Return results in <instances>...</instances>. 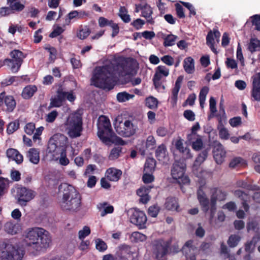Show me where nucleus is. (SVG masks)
I'll list each match as a JSON object with an SVG mask.
<instances>
[{
  "label": "nucleus",
  "mask_w": 260,
  "mask_h": 260,
  "mask_svg": "<svg viewBox=\"0 0 260 260\" xmlns=\"http://www.w3.org/2000/svg\"><path fill=\"white\" fill-rule=\"evenodd\" d=\"M137 65L136 60L132 57H118L110 64L96 67L91 81L96 87L110 90L115 86L113 75H133L137 72Z\"/></svg>",
  "instance_id": "f257e3e1"
},
{
  "label": "nucleus",
  "mask_w": 260,
  "mask_h": 260,
  "mask_svg": "<svg viewBox=\"0 0 260 260\" xmlns=\"http://www.w3.org/2000/svg\"><path fill=\"white\" fill-rule=\"evenodd\" d=\"M24 242L27 250L34 254L44 251L51 243L49 233L43 228L33 227L28 228L25 232Z\"/></svg>",
  "instance_id": "f03ea898"
},
{
  "label": "nucleus",
  "mask_w": 260,
  "mask_h": 260,
  "mask_svg": "<svg viewBox=\"0 0 260 260\" xmlns=\"http://www.w3.org/2000/svg\"><path fill=\"white\" fill-rule=\"evenodd\" d=\"M59 188H63L61 208L63 210L78 211L81 206V196L76 188L68 183L61 184Z\"/></svg>",
  "instance_id": "7ed1b4c3"
},
{
  "label": "nucleus",
  "mask_w": 260,
  "mask_h": 260,
  "mask_svg": "<svg viewBox=\"0 0 260 260\" xmlns=\"http://www.w3.org/2000/svg\"><path fill=\"white\" fill-rule=\"evenodd\" d=\"M98 136L103 143L108 144L115 142L116 144L123 145L125 142L121 138L115 135L109 119L105 116H101L99 119L98 125Z\"/></svg>",
  "instance_id": "20e7f679"
},
{
  "label": "nucleus",
  "mask_w": 260,
  "mask_h": 260,
  "mask_svg": "<svg viewBox=\"0 0 260 260\" xmlns=\"http://www.w3.org/2000/svg\"><path fill=\"white\" fill-rule=\"evenodd\" d=\"M65 126L67 134L70 138L80 137L83 129L82 116L77 114L70 116L65 123Z\"/></svg>",
  "instance_id": "39448f33"
},
{
  "label": "nucleus",
  "mask_w": 260,
  "mask_h": 260,
  "mask_svg": "<svg viewBox=\"0 0 260 260\" xmlns=\"http://www.w3.org/2000/svg\"><path fill=\"white\" fill-rule=\"evenodd\" d=\"M23 251L16 248L10 243L3 242L0 244L1 260H22Z\"/></svg>",
  "instance_id": "423d86ee"
},
{
  "label": "nucleus",
  "mask_w": 260,
  "mask_h": 260,
  "mask_svg": "<svg viewBox=\"0 0 260 260\" xmlns=\"http://www.w3.org/2000/svg\"><path fill=\"white\" fill-rule=\"evenodd\" d=\"M186 165L183 160H176L174 162L171 169L172 178L179 184H189V177L185 175Z\"/></svg>",
  "instance_id": "0eeeda50"
},
{
  "label": "nucleus",
  "mask_w": 260,
  "mask_h": 260,
  "mask_svg": "<svg viewBox=\"0 0 260 260\" xmlns=\"http://www.w3.org/2000/svg\"><path fill=\"white\" fill-rule=\"evenodd\" d=\"M11 59H6L4 62L11 69L12 73H15L18 72L23 62V59L26 57V55L17 49L12 50L10 54Z\"/></svg>",
  "instance_id": "6e6552de"
},
{
  "label": "nucleus",
  "mask_w": 260,
  "mask_h": 260,
  "mask_svg": "<svg viewBox=\"0 0 260 260\" xmlns=\"http://www.w3.org/2000/svg\"><path fill=\"white\" fill-rule=\"evenodd\" d=\"M115 128L116 132L120 136L129 137L136 133L137 126L132 121L125 120L124 122H119L118 125H115Z\"/></svg>",
  "instance_id": "1a4fd4ad"
},
{
  "label": "nucleus",
  "mask_w": 260,
  "mask_h": 260,
  "mask_svg": "<svg viewBox=\"0 0 260 260\" xmlns=\"http://www.w3.org/2000/svg\"><path fill=\"white\" fill-rule=\"evenodd\" d=\"M171 242V239L167 241L159 239L155 241L153 245V253L158 260H163V258L168 252Z\"/></svg>",
  "instance_id": "9d476101"
},
{
  "label": "nucleus",
  "mask_w": 260,
  "mask_h": 260,
  "mask_svg": "<svg viewBox=\"0 0 260 260\" xmlns=\"http://www.w3.org/2000/svg\"><path fill=\"white\" fill-rule=\"evenodd\" d=\"M212 195L210 199V212L214 213L216 210L217 201H222L226 199L227 192L219 187H215L211 190Z\"/></svg>",
  "instance_id": "9b49d317"
},
{
  "label": "nucleus",
  "mask_w": 260,
  "mask_h": 260,
  "mask_svg": "<svg viewBox=\"0 0 260 260\" xmlns=\"http://www.w3.org/2000/svg\"><path fill=\"white\" fill-rule=\"evenodd\" d=\"M169 74V70L165 66H159L155 69V73L153 77L152 81L155 89H158L161 87L164 89L165 86L162 85L161 79L162 76L167 77Z\"/></svg>",
  "instance_id": "f8f14e48"
},
{
  "label": "nucleus",
  "mask_w": 260,
  "mask_h": 260,
  "mask_svg": "<svg viewBox=\"0 0 260 260\" xmlns=\"http://www.w3.org/2000/svg\"><path fill=\"white\" fill-rule=\"evenodd\" d=\"M132 212L130 217L131 222L138 226L139 229H145L147 220L145 213L137 209H134Z\"/></svg>",
  "instance_id": "ddd939ff"
},
{
  "label": "nucleus",
  "mask_w": 260,
  "mask_h": 260,
  "mask_svg": "<svg viewBox=\"0 0 260 260\" xmlns=\"http://www.w3.org/2000/svg\"><path fill=\"white\" fill-rule=\"evenodd\" d=\"M18 202L21 206H25L26 203L34 198L32 191L26 187L17 189Z\"/></svg>",
  "instance_id": "4468645a"
},
{
  "label": "nucleus",
  "mask_w": 260,
  "mask_h": 260,
  "mask_svg": "<svg viewBox=\"0 0 260 260\" xmlns=\"http://www.w3.org/2000/svg\"><path fill=\"white\" fill-rule=\"evenodd\" d=\"M4 104L7 107V112H13L16 106L14 97L12 95H6L5 91L0 93V106H2Z\"/></svg>",
  "instance_id": "2eb2a0df"
},
{
  "label": "nucleus",
  "mask_w": 260,
  "mask_h": 260,
  "mask_svg": "<svg viewBox=\"0 0 260 260\" xmlns=\"http://www.w3.org/2000/svg\"><path fill=\"white\" fill-rule=\"evenodd\" d=\"M134 252L131 250V247L126 245L119 247V250L116 254V260H134Z\"/></svg>",
  "instance_id": "dca6fc26"
},
{
  "label": "nucleus",
  "mask_w": 260,
  "mask_h": 260,
  "mask_svg": "<svg viewBox=\"0 0 260 260\" xmlns=\"http://www.w3.org/2000/svg\"><path fill=\"white\" fill-rule=\"evenodd\" d=\"M213 153L214 160L217 164L220 165L224 161L226 151L221 143H217L215 144Z\"/></svg>",
  "instance_id": "f3484780"
},
{
  "label": "nucleus",
  "mask_w": 260,
  "mask_h": 260,
  "mask_svg": "<svg viewBox=\"0 0 260 260\" xmlns=\"http://www.w3.org/2000/svg\"><path fill=\"white\" fill-rule=\"evenodd\" d=\"M220 37V33L218 29L214 28L213 31L210 30L206 37V44L211 50L216 54L218 52L214 47V38L218 41Z\"/></svg>",
  "instance_id": "a211bd4d"
},
{
  "label": "nucleus",
  "mask_w": 260,
  "mask_h": 260,
  "mask_svg": "<svg viewBox=\"0 0 260 260\" xmlns=\"http://www.w3.org/2000/svg\"><path fill=\"white\" fill-rule=\"evenodd\" d=\"M197 194L202 211L205 213H207L209 209H210V203L208 198L203 189L200 188L198 190Z\"/></svg>",
  "instance_id": "6ab92c4d"
},
{
  "label": "nucleus",
  "mask_w": 260,
  "mask_h": 260,
  "mask_svg": "<svg viewBox=\"0 0 260 260\" xmlns=\"http://www.w3.org/2000/svg\"><path fill=\"white\" fill-rule=\"evenodd\" d=\"M251 96L256 101H260V73L253 78Z\"/></svg>",
  "instance_id": "aec40b11"
},
{
  "label": "nucleus",
  "mask_w": 260,
  "mask_h": 260,
  "mask_svg": "<svg viewBox=\"0 0 260 260\" xmlns=\"http://www.w3.org/2000/svg\"><path fill=\"white\" fill-rule=\"evenodd\" d=\"M234 195L239 198L242 202V207L246 212H247L249 209V206L248 202L250 201V196L240 189H237L234 191Z\"/></svg>",
  "instance_id": "412c9836"
},
{
  "label": "nucleus",
  "mask_w": 260,
  "mask_h": 260,
  "mask_svg": "<svg viewBox=\"0 0 260 260\" xmlns=\"http://www.w3.org/2000/svg\"><path fill=\"white\" fill-rule=\"evenodd\" d=\"M59 152L67 151V138L62 135L54 136L52 138Z\"/></svg>",
  "instance_id": "4be33fe9"
},
{
  "label": "nucleus",
  "mask_w": 260,
  "mask_h": 260,
  "mask_svg": "<svg viewBox=\"0 0 260 260\" xmlns=\"http://www.w3.org/2000/svg\"><path fill=\"white\" fill-rule=\"evenodd\" d=\"M165 208L169 211H180L179 205L177 198L173 197H168L165 203Z\"/></svg>",
  "instance_id": "5701e85b"
},
{
  "label": "nucleus",
  "mask_w": 260,
  "mask_h": 260,
  "mask_svg": "<svg viewBox=\"0 0 260 260\" xmlns=\"http://www.w3.org/2000/svg\"><path fill=\"white\" fill-rule=\"evenodd\" d=\"M141 16L147 19V22L153 24L154 21L152 17L153 13L152 8L147 4L143 5L142 8L141 9Z\"/></svg>",
  "instance_id": "b1692460"
},
{
  "label": "nucleus",
  "mask_w": 260,
  "mask_h": 260,
  "mask_svg": "<svg viewBox=\"0 0 260 260\" xmlns=\"http://www.w3.org/2000/svg\"><path fill=\"white\" fill-rule=\"evenodd\" d=\"M122 171L114 168H110L106 171L107 178L111 181H117L121 178Z\"/></svg>",
  "instance_id": "393cba45"
},
{
  "label": "nucleus",
  "mask_w": 260,
  "mask_h": 260,
  "mask_svg": "<svg viewBox=\"0 0 260 260\" xmlns=\"http://www.w3.org/2000/svg\"><path fill=\"white\" fill-rule=\"evenodd\" d=\"M155 155L159 161H164L167 158V149L164 144H161L157 147L155 152Z\"/></svg>",
  "instance_id": "a878e982"
},
{
  "label": "nucleus",
  "mask_w": 260,
  "mask_h": 260,
  "mask_svg": "<svg viewBox=\"0 0 260 260\" xmlns=\"http://www.w3.org/2000/svg\"><path fill=\"white\" fill-rule=\"evenodd\" d=\"M36 85H29L25 86L21 93L22 97L25 100L30 99L37 91Z\"/></svg>",
  "instance_id": "bb28decb"
},
{
  "label": "nucleus",
  "mask_w": 260,
  "mask_h": 260,
  "mask_svg": "<svg viewBox=\"0 0 260 260\" xmlns=\"http://www.w3.org/2000/svg\"><path fill=\"white\" fill-rule=\"evenodd\" d=\"M4 229L6 232L11 235H15L20 230V226L18 224L11 221L7 222L5 224Z\"/></svg>",
  "instance_id": "cd10ccee"
},
{
  "label": "nucleus",
  "mask_w": 260,
  "mask_h": 260,
  "mask_svg": "<svg viewBox=\"0 0 260 260\" xmlns=\"http://www.w3.org/2000/svg\"><path fill=\"white\" fill-rule=\"evenodd\" d=\"M29 161L34 164H38L40 161V151L38 149L30 148L27 154Z\"/></svg>",
  "instance_id": "c85d7f7f"
},
{
  "label": "nucleus",
  "mask_w": 260,
  "mask_h": 260,
  "mask_svg": "<svg viewBox=\"0 0 260 260\" xmlns=\"http://www.w3.org/2000/svg\"><path fill=\"white\" fill-rule=\"evenodd\" d=\"M183 68L185 71L188 74H192L194 71V62L191 57H188L184 59Z\"/></svg>",
  "instance_id": "c756f323"
},
{
  "label": "nucleus",
  "mask_w": 260,
  "mask_h": 260,
  "mask_svg": "<svg viewBox=\"0 0 260 260\" xmlns=\"http://www.w3.org/2000/svg\"><path fill=\"white\" fill-rule=\"evenodd\" d=\"M208 153L207 150H204L199 154L193 165V171H194L195 169H197L198 167H199L206 160L208 156Z\"/></svg>",
  "instance_id": "7c9ffc66"
},
{
  "label": "nucleus",
  "mask_w": 260,
  "mask_h": 260,
  "mask_svg": "<svg viewBox=\"0 0 260 260\" xmlns=\"http://www.w3.org/2000/svg\"><path fill=\"white\" fill-rule=\"evenodd\" d=\"M156 167V160L152 157H149L146 159L144 167V172L153 173Z\"/></svg>",
  "instance_id": "2f4dec72"
},
{
  "label": "nucleus",
  "mask_w": 260,
  "mask_h": 260,
  "mask_svg": "<svg viewBox=\"0 0 260 260\" xmlns=\"http://www.w3.org/2000/svg\"><path fill=\"white\" fill-rule=\"evenodd\" d=\"M248 49L251 53L260 51V40L256 38H251L248 44Z\"/></svg>",
  "instance_id": "473e14b6"
},
{
  "label": "nucleus",
  "mask_w": 260,
  "mask_h": 260,
  "mask_svg": "<svg viewBox=\"0 0 260 260\" xmlns=\"http://www.w3.org/2000/svg\"><path fill=\"white\" fill-rule=\"evenodd\" d=\"M175 148L180 153H184L186 152L187 156L186 158H189L191 157V155L189 152V150L186 147L183 146V141L181 139L177 140L175 142Z\"/></svg>",
  "instance_id": "72a5a7b5"
},
{
  "label": "nucleus",
  "mask_w": 260,
  "mask_h": 260,
  "mask_svg": "<svg viewBox=\"0 0 260 260\" xmlns=\"http://www.w3.org/2000/svg\"><path fill=\"white\" fill-rule=\"evenodd\" d=\"M118 15L125 23H128L131 21L130 16L128 14L127 10L124 6L120 7Z\"/></svg>",
  "instance_id": "f704fd0d"
},
{
  "label": "nucleus",
  "mask_w": 260,
  "mask_h": 260,
  "mask_svg": "<svg viewBox=\"0 0 260 260\" xmlns=\"http://www.w3.org/2000/svg\"><path fill=\"white\" fill-rule=\"evenodd\" d=\"M131 240L135 243L144 242L147 239V236L139 232H133L131 236Z\"/></svg>",
  "instance_id": "c9c22d12"
},
{
  "label": "nucleus",
  "mask_w": 260,
  "mask_h": 260,
  "mask_svg": "<svg viewBox=\"0 0 260 260\" xmlns=\"http://www.w3.org/2000/svg\"><path fill=\"white\" fill-rule=\"evenodd\" d=\"M147 189L145 187H142L139 188L137 191V194L141 197L140 201L144 203H147L149 200V198L147 194Z\"/></svg>",
  "instance_id": "e433bc0d"
},
{
  "label": "nucleus",
  "mask_w": 260,
  "mask_h": 260,
  "mask_svg": "<svg viewBox=\"0 0 260 260\" xmlns=\"http://www.w3.org/2000/svg\"><path fill=\"white\" fill-rule=\"evenodd\" d=\"M158 101L157 99L153 96H149L145 100V105L151 109H157Z\"/></svg>",
  "instance_id": "4c0bfd02"
},
{
  "label": "nucleus",
  "mask_w": 260,
  "mask_h": 260,
  "mask_svg": "<svg viewBox=\"0 0 260 260\" xmlns=\"http://www.w3.org/2000/svg\"><path fill=\"white\" fill-rule=\"evenodd\" d=\"M122 153V147L120 146L114 147L112 149L108 156L110 160H115L118 158Z\"/></svg>",
  "instance_id": "58836bf2"
},
{
  "label": "nucleus",
  "mask_w": 260,
  "mask_h": 260,
  "mask_svg": "<svg viewBox=\"0 0 260 260\" xmlns=\"http://www.w3.org/2000/svg\"><path fill=\"white\" fill-rule=\"evenodd\" d=\"M241 237L237 235H231L228 240V244L230 247H236L241 240Z\"/></svg>",
  "instance_id": "ea45409f"
},
{
  "label": "nucleus",
  "mask_w": 260,
  "mask_h": 260,
  "mask_svg": "<svg viewBox=\"0 0 260 260\" xmlns=\"http://www.w3.org/2000/svg\"><path fill=\"white\" fill-rule=\"evenodd\" d=\"M134 97V95L129 94L125 91L119 92L117 94V100L119 102H124Z\"/></svg>",
  "instance_id": "a19ab883"
},
{
  "label": "nucleus",
  "mask_w": 260,
  "mask_h": 260,
  "mask_svg": "<svg viewBox=\"0 0 260 260\" xmlns=\"http://www.w3.org/2000/svg\"><path fill=\"white\" fill-rule=\"evenodd\" d=\"M95 248L100 252H104L108 248L107 244L102 239L98 238L95 240Z\"/></svg>",
  "instance_id": "79ce46f5"
},
{
  "label": "nucleus",
  "mask_w": 260,
  "mask_h": 260,
  "mask_svg": "<svg viewBox=\"0 0 260 260\" xmlns=\"http://www.w3.org/2000/svg\"><path fill=\"white\" fill-rule=\"evenodd\" d=\"M244 164V160L243 158L237 157L231 160L229 164V167L231 168H236L242 166Z\"/></svg>",
  "instance_id": "37998d69"
},
{
  "label": "nucleus",
  "mask_w": 260,
  "mask_h": 260,
  "mask_svg": "<svg viewBox=\"0 0 260 260\" xmlns=\"http://www.w3.org/2000/svg\"><path fill=\"white\" fill-rule=\"evenodd\" d=\"M19 121L15 120L8 124L7 127V132L9 135L12 134L19 128Z\"/></svg>",
  "instance_id": "c03bdc74"
},
{
  "label": "nucleus",
  "mask_w": 260,
  "mask_h": 260,
  "mask_svg": "<svg viewBox=\"0 0 260 260\" xmlns=\"http://www.w3.org/2000/svg\"><path fill=\"white\" fill-rule=\"evenodd\" d=\"M45 49L49 52V60L50 62H53L56 58L57 50L49 45L45 47Z\"/></svg>",
  "instance_id": "a18cd8bd"
},
{
  "label": "nucleus",
  "mask_w": 260,
  "mask_h": 260,
  "mask_svg": "<svg viewBox=\"0 0 260 260\" xmlns=\"http://www.w3.org/2000/svg\"><path fill=\"white\" fill-rule=\"evenodd\" d=\"M47 151L49 153H53V155L59 154V151L57 149V147L55 144L52 138L50 139L49 141Z\"/></svg>",
  "instance_id": "49530a36"
},
{
  "label": "nucleus",
  "mask_w": 260,
  "mask_h": 260,
  "mask_svg": "<svg viewBox=\"0 0 260 260\" xmlns=\"http://www.w3.org/2000/svg\"><path fill=\"white\" fill-rule=\"evenodd\" d=\"M156 140L154 137L152 136H149L146 140L145 147L147 150H152L155 147Z\"/></svg>",
  "instance_id": "de8ad7c7"
},
{
  "label": "nucleus",
  "mask_w": 260,
  "mask_h": 260,
  "mask_svg": "<svg viewBox=\"0 0 260 260\" xmlns=\"http://www.w3.org/2000/svg\"><path fill=\"white\" fill-rule=\"evenodd\" d=\"M90 30L87 26L80 29L77 33V37L81 40L86 39L90 34Z\"/></svg>",
  "instance_id": "09e8293b"
},
{
  "label": "nucleus",
  "mask_w": 260,
  "mask_h": 260,
  "mask_svg": "<svg viewBox=\"0 0 260 260\" xmlns=\"http://www.w3.org/2000/svg\"><path fill=\"white\" fill-rule=\"evenodd\" d=\"M177 38L175 35H168L164 39V45L165 47L174 45Z\"/></svg>",
  "instance_id": "8fccbe9b"
},
{
  "label": "nucleus",
  "mask_w": 260,
  "mask_h": 260,
  "mask_svg": "<svg viewBox=\"0 0 260 260\" xmlns=\"http://www.w3.org/2000/svg\"><path fill=\"white\" fill-rule=\"evenodd\" d=\"M252 25L255 26V29L260 31V14H255L250 17Z\"/></svg>",
  "instance_id": "3c124183"
},
{
  "label": "nucleus",
  "mask_w": 260,
  "mask_h": 260,
  "mask_svg": "<svg viewBox=\"0 0 260 260\" xmlns=\"http://www.w3.org/2000/svg\"><path fill=\"white\" fill-rule=\"evenodd\" d=\"M160 210L159 207L157 205H153L149 207L148 210V214L152 217H156Z\"/></svg>",
  "instance_id": "603ef678"
},
{
  "label": "nucleus",
  "mask_w": 260,
  "mask_h": 260,
  "mask_svg": "<svg viewBox=\"0 0 260 260\" xmlns=\"http://www.w3.org/2000/svg\"><path fill=\"white\" fill-rule=\"evenodd\" d=\"M11 11H16L17 12H20L22 11L25 6L23 4L20 3L19 2H16L12 3V4L9 5Z\"/></svg>",
  "instance_id": "864d4df0"
},
{
  "label": "nucleus",
  "mask_w": 260,
  "mask_h": 260,
  "mask_svg": "<svg viewBox=\"0 0 260 260\" xmlns=\"http://www.w3.org/2000/svg\"><path fill=\"white\" fill-rule=\"evenodd\" d=\"M90 229L87 226H84L82 230L78 232L79 238L80 240H83L86 237L88 236L90 234Z\"/></svg>",
  "instance_id": "5fc2aeb1"
},
{
  "label": "nucleus",
  "mask_w": 260,
  "mask_h": 260,
  "mask_svg": "<svg viewBox=\"0 0 260 260\" xmlns=\"http://www.w3.org/2000/svg\"><path fill=\"white\" fill-rule=\"evenodd\" d=\"M58 115V113L56 110H53L47 114L45 118L46 122L52 123L55 121L56 117Z\"/></svg>",
  "instance_id": "6e6d98bb"
},
{
  "label": "nucleus",
  "mask_w": 260,
  "mask_h": 260,
  "mask_svg": "<svg viewBox=\"0 0 260 260\" xmlns=\"http://www.w3.org/2000/svg\"><path fill=\"white\" fill-rule=\"evenodd\" d=\"M8 185V180L0 177V197L5 193V190Z\"/></svg>",
  "instance_id": "4d7b16f0"
},
{
  "label": "nucleus",
  "mask_w": 260,
  "mask_h": 260,
  "mask_svg": "<svg viewBox=\"0 0 260 260\" xmlns=\"http://www.w3.org/2000/svg\"><path fill=\"white\" fill-rule=\"evenodd\" d=\"M176 14L179 18H184L185 17L184 9L179 3L175 4Z\"/></svg>",
  "instance_id": "13d9d810"
},
{
  "label": "nucleus",
  "mask_w": 260,
  "mask_h": 260,
  "mask_svg": "<svg viewBox=\"0 0 260 260\" xmlns=\"http://www.w3.org/2000/svg\"><path fill=\"white\" fill-rule=\"evenodd\" d=\"M152 173H153L144 172L142 180L145 183H149L154 181V177Z\"/></svg>",
  "instance_id": "bf43d9fd"
},
{
  "label": "nucleus",
  "mask_w": 260,
  "mask_h": 260,
  "mask_svg": "<svg viewBox=\"0 0 260 260\" xmlns=\"http://www.w3.org/2000/svg\"><path fill=\"white\" fill-rule=\"evenodd\" d=\"M62 103L56 98L55 96L52 98L50 100V105L48 107L49 109L53 107H60L62 105Z\"/></svg>",
  "instance_id": "052dcab7"
},
{
  "label": "nucleus",
  "mask_w": 260,
  "mask_h": 260,
  "mask_svg": "<svg viewBox=\"0 0 260 260\" xmlns=\"http://www.w3.org/2000/svg\"><path fill=\"white\" fill-rule=\"evenodd\" d=\"M184 117L188 121H192L195 120V114L191 110H186L183 112Z\"/></svg>",
  "instance_id": "680f3d73"
},
{
  "label": "nucleus",
  "mask_w": 260,
  "mask_h": 260,
  "mask_svg": "<svg viewBox=\"0 0 260 260\" xmlns=\"http://www.w3.org/2000/svg\"><path fill=\"white\" fill-rule=\"evenodd\" d=\"M59 154L60 155L59 158V163L62 166H67L69 162V159L67 157L66 151H63L59 152Z\"/></svg>",
  "instance_id": "e2e57ef3"
},
{
  "label": "nucleus",
  "mask_w": 260,
  "mask_h": 260,
  "mask_svg": "<svg viewBox=\"0 0 260 260\" xmlns=\"http://www.w3.org/2000/svg\"><path fill=\"white\" fill-rule=\"evenodd\" d=\"M144 24L145 21L140 18H138L131 23V25L137 30L141 29Z\"/></svg>",
  "instance_id": "0e129e2a"
},
{
  "label": "nucleus",
  "mask_w": 260,
  "mask_h": 260,
  "mask_svg": "<svg viewBox=\"0 0 260 260\" xmlns=\"http://www.w3.org/2000/svg\"><path fill=\"white\" fill-rule=\"evenodd\" d=\"M161 61L168 66H171L174 64V58L170 55H166L161 58Z\"/></svg>",
  "instance_id": "69168bd1"
},
{
  "label": "nucleus",
  "mask_w": 260,
  "mask_h": 260,
  "mask_svg": "<svg viewBox=\"0 0 260 260\" xmlns=\"http://www.w3.org/2000/svg\"><path fill=\"white\" fill-rule=\"evenodd\" d=\"M55 97L63 103L66 99V92L63 91L61 89H58Z\"/></svg>",
  "instance_id": "338daca9"
},
{
  "label": "nucleus",
  "mask_w": 260,
  "mask_h": 260,
  "mask_svg": "<svg viewBox=\"0 0 260 260\" xmlns=\"http://www.w3.org/2000/svg\"><path fill=\"white\" fill-rule=\"evenodd\" d=\"M252 159L254 162L258 164L254 167V169L257 172L260 173V154H253Z\"/></svg>",
  "instance_id": "774afa93"
}]
</instances>
